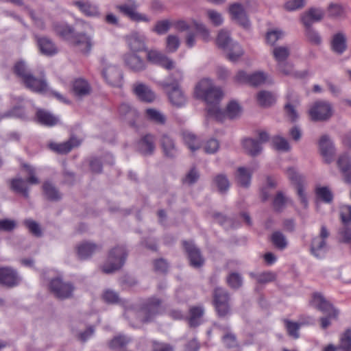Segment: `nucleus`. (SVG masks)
Listing matches in <instances>:
<instances>
[{
	"mask_svg": "<svg viewBox=\"0 0 351 351\" xmlns=\"http://www.w3.org/2000/svg\"><path fill=\"white\" fill-rule=\"evenodd\" d=\"M271 53L277 64H279L287 60L290 55V49L286 45L276 46L272 49Z\"/></svg>",
	"mask_w": 351,
	"mask_h": 351,
	"instance_id": "obj_35",
	"label": "nucleus"
},
{
	"mask_svg": "<svg viewBox=\"0 0 351 351\" xmlns=\"http://www.w3.org/2000/svg\"><path fill=\"white\" fill-rule=\"evenodd\" d=\"M123 60L125 64L134 71H141L146 68L144 60L135 53H128L125 54Z\"/></svg>",
	"mask_w": 351,
	"mask_h": 351,
	"instance_id": "obj_27",
	"label": "nucleus"
},
{
	"mask_svg": "<svg viewBox=\"0 0 351 351\" xmlns=\"http://www.w3.org/2000/svg\"><path fill=\"white\" fill-rule=\"evenodd\" d=\"M324 16V11L319 8H311L301 16L304 26H312L313 23L320 21Z\"/></svg>",
	"mask_w": 351,
	"mask_h": 351,
	"instance_id": "obj_22",
	"label": "nucleus"
},
{
	"mask_svg": "<svg viewBox=\"0 0 351 351\" xmlns=\"http://www.w3.org/2000/svg\"><path fill=\"white\" fill-rule=\"evenodd\" d=\"M38 45L42 53L51 56L57 53V48L51 40L47 38L38 39Z\"/></svg>",
	"mask_w": 351,
	"mask_h": 351,
	"instance_id": "obj_36",
	"label": "nucleus"
},
{
	"mask_svg": "<svg viewBox=\"0 0 351 351\" xmlns=\"http://www.w3.org/2000/svg\"><path fill=\"white\" fill-rule=\"evenodd\" d=\"M340 216L344 224L351 222V206L342 205L340 207Z\"/></svg>",
	"mask_w": 351,
	"mask_h": 351,
	"instance_id": "obj_64",
	"label": "nucleus"
},
{
	"mask_svg": "<svg viewBox=\"0 0 351 351\" xmlns=\"http://www.w3.org/2000/svg\"><path fill=\"white\" fill-rule=\"evenodd\" d=\"M161 146L164 154L168 157H173L177 154V149L173 140L167 135L161 138Z\"/></svg>",
	"mask_w": 351,
	"mask_h": 351,
	"instance_id": "obj_37",
	"label": "nucleus"
},
{
	"mask_svg": "<svg viewBox=\"0 0 351 351\" xmlns=\"http://www.w3.org/2000/svg\"><path fill=\"white\" fill-rule=\"evenodd\" d=\"M183 245L188 254L191 265L194 267H199L204 263V258L202 257L199 250L192 242L184 241Z\"/></svg>",
	"mask_w": 351,
	"mask_h": 351,
	"instance_id": "obj_23",
	"label": "nucleus"
},
{
	"mask_svg": "<svg viewBox=\"0 0 351 351\" xmlns=\"http://www.w3.org/2000/svg\"><path fill=\"white\" fill-rule=\"evenodd\" d=\"M213 182L220 193L226 192L230 187L229 181L227 177L223 174L217 176Z\"/></svg>",
	"mask_w": 351,
	"mask_h": 351,
	"instance_id": "obj_51",
	"label": "nucleus"
},
{
	"mask_svg": "<svg viewBox=\"0 0 351 351\" xmlns=\"http://www.w3.org/2000/svg\"><path fill=\"white\" fill-rule=\"evenodd\" d=\"M15 73L20 77L25 86L31 90L42 94L47 93L49 90L46 80L44 78H36L29 71L26 64L20 61L14 66Z\"/></svg>",
	"mask_w": 351,
	"mask_h": 351,
	"instance_id": "obj_3",
	"label": "nucleus"
},
{
	"mask_svg": "<svg viewBox=\"0 0 351 351\" xmlns=\"http://www.w3.org/2000/svg\"><path fill=\"white\" fill-rule=\"evenodd\" d=\"M232 43L228 31L221 29L219 32L216 39V44L219 48L225 51Z\"/></svg>",
	"mask_w": 351,
	"mask_h": 351,
	"instance_id": "obj_46",
	"label": "nucleus"
},
{
	"mask_svg": "<svg viewBox=\"0 0 351 351\" xmlns=\"http://www.w3.org/2000/svg\"><path fill=\"white\" fill-rule=\"evenodd\" d=\"M185 143L188 145L191 151H195L200 147L198 138L191 132H186L183 136Z\"/></svg>",
	"mask_w": 351,
	"mask_h": 351,
	"instance_id": "obj_54",
	"label": "nucleus"
},
{
	"mask_svg": "<svg viewBox=\"0 0 351 351\" xmlns=\"http://www.w3.org/2000/svg\"><path fill=\"white\" fill-rule=\"evenodd\" d=\"M287 174L291 183L296 186L297 195L301 204L304 208H306L308 206V199L304 191L306 182L304 177L293 168H289L287 171Z\"/></svg>",
	"mask_w": 351,
	"mask_h": 351,
	"instance_id": "obj_10",
	"label": "nucleus"
},
{
	"mask_svg": "<svg viewBox=\"0 0 351 351\" xmlns=\"http://www.w3.org/2000/svg\"><path fill=\"white\" fill-rule=\"evenodd\" d=\"M329 237V232L324 226H322L320 233L315 237L311 244V254L316 258H321L324 257L328 251V245L326 239Z\"/></svg>",
	"mask_w": 351,
	"mask_h": 351,
	"instance_id": "obj_8",
	"label": "nucleus"
},
{
	"mask_svg": "<svg viewBox=\"0 0 351 351\" xmlns=\"http://www.w3.org/2000/svg\"><path fill=\"white\" fill-rule=\"evenodd\" d=\"M271 143L273 147L278 151L287 152L290 149L287 140L282 136H274L271 140Z\"/></svg>",
	"mask_w": 351,
	"mask_h": 351,
	"instance_id": "obj_52",
	"label": "nucleus"
},
{
	"mask_svg": "<svg viewBox=\"0 0 351 351\" xmlns=\"http://www.w3.org/2000/svg\"><path fill=\"white\" fill-rule=\"evenodd\" d=\"M225 51L228 58L232 62L237 61L243 55V50L241 47L237 43L234 42H233Z\"/></svg>",
	"mask_w": 351,
	"mask_h": 351,
	"instance_id": "obj_41",
	"label": "nucleus"
},
{
	"mask_svg": "<svg viewBox=\"0 0 351 351\" xmlns=\"http://www.w3.org/2000/svg\"><path fill=\"white\" fill-rule=\"evenodd\" d=\"M192 24L203 41L207 43L212 40L210 32L205 24L194 19L192 20Z\"/></svg>",
	"mask_w": 351,
	"mask_h": 351,
	"instance_id": "obj_42",
	"label": "nucleus"
},
{
	"mask_svg": "<svg viewBox=\"0 0 351 351\" xmlns=\"http://www.w3.org/2000/svg\"><path fill=\"white\" fill-rule=\"evenodd\" d=\"M73 4L86 16L97 17L99 16L97 5L89 1H76L73 2Z\"/></svg>",
	"mask_w": 351,
	"mask_h": 351,
	"instance_id": "obj_25",
	"label": "nucleus"
},
{
	"mask_svg": "<svg viewBox=\"0 0 351 351\" xmlns=\"http://www.w3.org/2000/svg\"><path fill=\"white\" fill-rule=\"evenodd\" d=\"M339 349L349 351L351 349V330H346L340 339Z\"/></svg>",
	"mask_w": 351,
	"mask_h": 351,
	"instance_id": "obj_59",
	"label": "nucleus"
},
{
	"mask_svg": "<svg viewBox=\"0 0 351 351\" xmlns=\"http://www.w3.org/2000/svg\"><path fill=\"white\" fill-rule=\"evenodd\" d=\"M21 278L17 272L11 267H0V284L8 287L17 285Z\"/></svg>",
	"mask_w": 351,
	"mask_h": 351,
	"instance_id": "obj_20",
	"label": "nucleus"
},
{
	"mask_svg": "<svg viewBox=\"0 0 351 351\" xmlns=\"http://www.w3.org/2000/svg\"><path fill=\"white\" fill-rule=\"evenodd\" d=\"M338 167L345 181L351 183V159L347 154L341 155L337 160Z\"/></svg>",
	"mask_w": 351,
	"mask_h": 351,
	"instance_id": "obj_29",
	"label": "nucleus"
},
{
	"mask_svg": "<svg viewBox=\"0 0 351 351\" xmlns=\"http://www.w3.org/2000/svg\"><path fill=\"white\" fill-rule=\"evenodd\" d=\"M243 147L245 151L252 156L258 155L262 151V146L258 141L247 138L242 141Z\"/></svg>",
	"mask_w": 351,
	"mask_h": 351,
	"instance_id": "obj_33",
	"label": "nucleus"
},
{
	"mask_svg": "<svg viewBox=\"0 0 351 351\" xmlns=\"http://www.w3.org/2000/svg\"><path fill=\"white\" fill-rule=\"evenodd\" d=\"M133 91L135 95L144 102L152 103L156 98V94L150 87L141 82L134 84Z\"/></svg>",
	"mask_w": 351,
	"mask_h": 351,
	"instance_id": "obj_16",
	"label": "nucleus"
},
{
	"mask_svg": "<svg viewBox=\"0 0 351 351\" xmlns=\"http://www.w3.org/2000/svg\"><path fill=\"white\" fill-rule=\"evenodd\" d=\"M180 41L178 36L176 35H169L166 39V51L168 53H173L177 51L180 47Z\"/></svg>",
	"mask_w": 351,
	"mask_h": 351,
	"instance_id": "obj_55",
	"label": "nucleus"
},
{
	"mask_svg": "<svg viewBox=\"0 0 351 351\" xmlns=\"http://www.w3.org/2000/svg\"><path fill=\"white\" fill-rule=\"evenodd\" d=\"M227 282L230 287L238 289L242 285L243 279L240 274L232 273L227 278Z\"/></svg>",
	"mask_w": 351,
	"mask_h": 351,
	"instance_id": "obj_63",
	"label": "nucleus"
},
{
	"mask_svg": "<svg viewBox=\"0 0 351 351\" xmlns=\"http://www.w3.org/2000/svg\"><path fill=\"white\" fill-rule=\"evenodd\" d=\"M229 12L232 18L243 27L248 28L250 27V21L241 4L234 3L231 5L229 8Z\"/></svg>",
	"mask_w": 351,
	"mask_h": 351,
	"instance_id": "obj_21",
	"label": "nucleus"
},
{
	"mask_svg": "<svg viewBox=\"0 0 351 351\" xmlns=\"http://www.w3.org/2000/svg\"><path fill=\"white\" fill-rule=\"evenodd\" d=\"M310 304L321 311L323 313H330V317L337 319L339 311L335 308L322 294L320 293H314L310 300Z\"/></svg>",
	"mask_w": 351,
	"mask_h": 351,
	"instance_id": "obj_12",
	"label": "nucleus"
},
{
	"mask_svg": "<svg viewBox=\"0 0 351 351\" xmlns=\"http://www.w3.org/2000/svg\"><path fill=\"white\" fill-rule=\"evenodd\" d=\"M328 13L332 17H341L344 15V8L339 3H331L328 7Z\"/></svg>",
	"mask_w": 351,
	"mask_h": 351,
	"instance_id": "obj_58",
	"label": "nucleus"
},
{
	"mask_svg": "<svg viewBox=\"0 0 351 351\" xmlns=\"http://www.w3.org/2000/svg\"><path fill=\"white\" fill-rule=\"evenodd\" d=\"M162 310L161 302L158 298H150L141 309V313L145 315L143 322L150 321L154 316L160 313Z\"/></svg>",
	"mask_w": 351,
	"mask_h": 351,
	"instance_id": "obj_18",
	"label": "nucleus"
},
{
	"mask_svg": "<svg viewBox=\"0 0 351 351\" xmlns=\"http://www.w3.org/2000/svg\"><path fill=\"white\" fill-rule=\"evenodd\" d=\"M213 304L220 317L226 316L230 312L229 296L222 288H216L213 293Z\"/></svg>",
	"mask_w": 351,
	"mask_h": 351,
	"instance_id": "obj_11",
	"label": "nucleus"
},
{
	"mask_svg": "<svg viewBox=\"0 0 351 351\" xmlns=\"http://www.w3.org/2000/svg\"><path fill=\"white\" fill-rule=\"evenodd\" d=\"M276 99V95L266 90L260 91L257 95V101L258 104L264 107H267L273 104Z\"/></svg>",
	"mask_w": 351,
	"mask_h": 351,
	"instance_id": "obj_43",
	"label": "nucleus"
},
{
	"mask_svg": "<svg viewBox=\"0 0 351 351\" xmlns=\"http://www.w3.org/2000/svg\"><path fill=\"white\" fill-rule=\"evenodd\" d=\"M285 35V32L280 29L274 28L270 29L266 34L267 43L270 45H274L277 41L282 39Z\"/></svg>",
	"mask_w": 351,
	"mask_h": 351,
	"instance_id": "obj_48",
	"label": "nucleus"
},
{
	"mask_svg": "<svg viewBox=\"0 0 351 351\" xmlns=\"http://www.w3.org/2000/svg\"><path fill=\"white\" fill-rule=\"evenodd\" d=\"M308 114L313 121H325L332 116V108L328 102L318 101L312 104Z\"/></svg>",
	"mask_w": 351,
	"mask_h": 351,
	"instance_id": "obj_9",
	"label": "nucleus"
},
{
	"mask_svg": "<svg viewBox=\"0 0 351 351\" xmlns=\"http://www.w3.org/2000/svg\"><path fill=\"white\" fill-rule=\"evenodd\" d=\"M119 112L123 117L133 119L136 115V111L130 104L123 103L119 108Z\"/></svg>",
	"mask_w": 351,
	"mask_h": 351,
	"instance_id": "obj_57",
	"label": "nucleus"
},
{
	"mask_svg": "<svg viewBox=\"0 0 351 351\" xmlns=\"http://www.w3.org/2000/svg\"><path fill=\"white\" fill-rule=\"evenodd\" d=\"M274 245L280 250H283L288 245V241L286 237L280 231L274 232L271 237Z\"/></svg>",
	"mask_w": 351,
	"mask_h": 351,
	"instance_id": "obj_47",
	"label": "nucleus"
},
{
	"mask_svg": "<svg viewBox=\"0 0 351 351\" xmlns=\"http://www.w3.org/2000/svg\"><path fill=\"white\" fill-rule=\"evenodd\" d=\"M315 192L317 198L326 203L331 202L333 199V194L328 186H317Z\"/></svg>",
	"mask_w": 351,
	"mask_h": 351,
	"instance_id": "obj_44",
	"label": "nucleus"
},
{
	"mask_svg": "<svg viewBox=\"0 0 351 351\" xmlns=\"http://www.w3.org/2000/svg\"><path fill=\"white\" fill-rule=\"evenodd\" d=\"M318 144L320 154L325 162L330 163L336 152L333 142L328 135L324 134L320 137Z\"/></svg>",
	"mask_w": 351,
	"mask_h": 351,
	"instance_id": "obj_15",
	"label": "nucleus"
},
{
	"mask_svg": "<svg viewBox=\"0 0 351 351\" xmlns=\"http://www.w3.org/2000/svg\"><path fill=\"white\" fill-rule=\"evenodd\" d=\"M23 168L26 171L28 178L25 181L22 178H15L12 181V188L17 193H21L24 197H28L27 183L29 184H37L39 180L35 176V169L28 165H24Z\"/></svg>",
	"mask_w": 351,
	"mask_h": 351,
	"instance_id": "obj_6",
	"label": "nucleus"
},
{
	"mask_svg": "<svg viewBox=\"0 0 351 351\" xmlns=\"http://www.w3.org/2000/svg\"><path fill=\"white\" fill-rule=\"evenodd\" d=\"M256 169V166L254 168L239 167L237 175L238 182L243 186H248L250 184L252 173Z\"/></svg>",
	"mask_w": 351,
	"mask_h": 351,
	"instance_id": "obj_34",
	"label": "nucleus"
},
{
	"mask_svg": "<svg viewBox=\"0 0 351 351\" xmlns=\"http://www.w3.org/2000/svg\"><path fill=\"white\" fill-rule=\"evenodd\" d=\"M129 341L130 339L127 337L119 335L110 341L109 346L112 349H119L125 346Z\"/></svg>",
	"mask_w": 351,
	"mask_h": 351,
	"instance_id": "obj_61",
	"label": "nucleus"
},
{
	"mask_svg": "<svg viewBox=\"0 0 351 351\" xmlns=\"http://www.w3.org/2000/svg\"><path fill=\"white\" fill-rule=\"evenodd\" d=\"M338 239L340 242L351 245V228L344 226L339 230Z\"/></svg>",
	"mask_w": 351,
	"mask_h": 351,
	"instance_id": "obj_62",
	"label": "nucleus"
},
{
	"mask_svg": "<svg viewBox=\"0 0 351 351\" xmlns=\"http://www.w3.org/2000/svg\"><path fill=\"white\" fill-rule=\"evenodd\" d=\"M99 250V247L90 241H83L76 247L77 254L80 259H87Z\"/></svg>",
	"mask_w": 351,
	"mask_h": 351,
	"instance_id": "obj_24",
	"label": "nucleus"
},
{
	"mask_svg": "<svg viewBox=\"0 0 351 351\" xmlns=\"http://www.w3.org/2000/svg\"><path fill=\"white\" fill-rule=\"evenodd\" d=\"M118 9L132 21L136 22H149L150 21L149 17L146 14L137 11V5L135 3L121 5L118 6Z\"/></svg>",
	"mask_w": 351,
	"mask_h": 351,
	"instance_id": "obj_17",
	"label": "nucleus"
},
{
	"mask_svg": "<svg viewBox=\"0 0 351 351\" xmlns=\"http://www.w3.org/2000/svg\"><path fill=\"white\" fill-rule=\"evenodd\" d=\"M43 188L44 193L48 199L51 200H57L61 197L60 193L51 182H45Z\"/></svg>",
	"mask_w": 351,
	"mask_h": 351,
	"instance_id": "obj_49",
	"label": "nucleus"
},
{
	"mask_svg": "<svg viewBox=\"0 0 351 351\" xmlns=\"http://www.w3.org/2000/svg\"><path fill=\"white\" fill-rule=\"evenodd\" d=\"M292 203V200L290 198L285 196L282 191H278L274 198L273 207L275 210L280 212L285 208L287 204Z\"/></svg>",
	"mask_w": 351,
	"mask_h": 351,
	"instance_id": "obj_40",
	"label": "nucleus"
},
{
	"mask_svg": "<svg viewBox=\"0 0 351 351\" xmlns=\"http://www.w3.org/2000/svg\"><path fill=\"white\" fill-rule=\"evenodd\" d=\"M154 148V137L150 134L143 136L136 144V149L143 155L152 154Z\"/></svg>",
	"mask_w": 351,
	"mask_h": 351,
	"instance_id": "obj_31",
	"label": "nucleus"
},
{
	"mask_svg": "<svg viewBox=\"0 0 351 351\" xmlns=\"http://www.w3.org/2000/svg\"><path fill=\"white\" fill-rule=\"evenodd\" d=\"M147 60L152 64L159 65L167 70L175 68L176 62L160 51L157 49L147 50Z\"/></svg>",
	"mask_w": 351,
	"mask_h": 351,
	"instance_id": "obj_13",
	"label": "nucleus"
},
{
	"mask_svg": "<svg viewBox=\"0 0 351 351\" xmlns=\"http://www.w3.org/2000/svg\"><path fill=\"white\" fill-rule=\"evenodd\" d=\"M265 83H272L271 79L267 73L257 71L250 75L249 84L256 86Z\"/></svg>",
	"mask_w": 351,
	"mask_h": 351,
	"instance_id": "obj_38",
	"label": "nucleus"
},
{
	"mask_svg": "<svg viewBox=\"0 0 351 351\" xmlns=\"http://www.w3.org/2000/svg\"><path fill=\"white\" fill-rule=\"evenodd\" d=\"M160 86L165 89L171 105L176 108L185 106L187 98L179 84H171L167 81H162Z\"/></svg>",
	"mask_w": 351,
	"mask_h": 351,
	"instance_id": "obj_5",
	"label": "nucleus"
},
{
	"mask_svg": "<svg viewBox=\"0 0 351 351\" xmlns=\"http://www.w3.org/2000/svg\"><path fill=\"white\" fill-rule=\"evenodd\" d=\"M277 70L284 75L294 76L295 77H304L307 74L306 71H295L293 64L287 60L277 64Z\"/></svg>",
	"mask_w": 351,
	"mask_h": 351,
	"instance_id": "obj_32",
	"label": "nucleus"
},
{
	"mask_svg": "<svg viewBox=\"0 0 351 351\" xmlns=\"http://www.w3.org/2000/svg\"><path fill=\"white\" fill-rule=\"evenodd\" d=\"M250 276L255 278L258 283H267L275 280L276 275L271 271H266L260 274L250 273Z\"/></svg>",
	"mask_w": 351,
	"mask_h": 351,
	"instance_id": "obj_56",
	"label": "nucleus"
},
{
	"mask_svg": "<svg viewBox=\"0 0 351 351\" xmlns=\"http://www.w3.org/2000/svg\"><path fill=\"white\" fill-rule=\"evenodd\" d=\"M49 289L59 298L70 297L74 290L71 284L64 282L60 278L52 279L49 282Z\"/></svg>",
	"mask_w": 351,
	"mask_h": 351,
	"instance_id": "obj_14",
	"label": "nucleus"
},
{
	"mask_svg": "<svg viewBox=\"0 0 351 351\" xmlns=\"http://www.w3.org/2000/svg\"><path fill=\"white\" fill-rule=\"evenodd\" d=\"M127 253L123 246L112 248L108 254L106 261L102 266V270L106 274L119 269L124 264Z\"/></svg>",
	"mask_w": 351,
	"mask_h": 351,
	"instance_id": "obj_4",
	"label": "nucleus"
},
{
	"mask_svg": "<svg viewBox=\"0 0 351 351\" xmlns=\"http://www.w3.org/2000/svg\"><path fill=\"white\" fill-rule=\"evenodd\" d=\"M204 308L202 306H194L190 309L189 324L191 326H197L201 323V319L204 314Z\"/></svg>",
	"mask_w": 351,
	"mask_h": 351,
	"instance_id": "obj_45",
	"label": "nucleus"
},
{
	"mask_svg": "<svg viewBox=\"0 0 351 351\" xmlns=\"http://www.w3.org/2000/svg\"><path fill=\"white\" fill-rule=\"evenodd\" d=\"M127 42L131 51L138 52L145 49L144 35L134 32L127 38Z\"/></svg>",
	"mask_w": 351,
	"mask_h": 351,
	"instance_id": "obj_28",
	"label": "nucleus"
},
{
	"mask_svg": "<svg viewBox=\"0 0 351 351\" xmlns=\"http://www.w3.org/2000/svg\"><path fill=\"white\" fill-rule=\"evenodd\" d=\"M146 115L148 119L157 123L163 124L165 123V117L158 110L154 108H148L146 110Z\"/></svg>",
	"mask_w": 351,
	"mask_h": 351,
	"instance_id": "obj_53",
	"label": "nucleus"
},
{
	"mask_svg": "<svg viewBox=\"0 0 351 351\" xmlns=\"http://www.w3.org/2000/svg\"><path fill=\"white\" fill-rule=\"evenodd\" d=\"M54 30L62 38L71 41L84 53H88L92 47L91 36L85 34H75L73 28L65 22L54 25Z\"/></svg>",
	"mask_w": 351,
	"mask_h": 351,
	"instance_id": "obj_2",
	"label": "nucleus"
},
{
	"mask_svg": "<svg viewBox=\"0 0 351 351\" xmlns=\"http://www.w3.org/2000/svg\"><path fill=\"white\" fill-rule=\"evenodd\" d=\"M81 143V139L75 136H71L67 141L62 143H50L49 147L58 154H63L69 152L72 149L79 146Z\"/></svg>",
	"mask_w": 351,
	"mask_h": 351,
	"instance_id": "obj_19",
	"label": "nucleus"
},
{
	"mask_svg": "<svg viewBox=\"0 0 351 351\" xmlns=\"http://www.w3.org/2000/svg\"><path fill=\"white\" fill-rule=\"evenodd\" d=\"M102 76L107 84L112 86L119 87L121 85L122 73L119 69L106 60H102Z\"/></svg>",
	"mask_w": 351,
	"mask_h": 351,
	"instance_id": "obj_7",
	"label": "nucleus"
},
{
	"mask_svg": "<svg viewBox=\"0 0 351 351\" xmlns=\"http://www.w3.org/2000/svg\"><path fill=\"white\" fill-rule=\"evenodd\" d=\"M347 49V37L343 32L335 34L331 39V49L337 54H342Z\"/></svg>",
	"mask_w": 351,
	"mask_h": 351,
	"instance_id": "obj_26",
	"label": "nucleus"
},
{
	"mask_svg": "<svg viewBox=\"0 0 351 351\" xmlns=\"http://www.w3.org/2000/svg\"><path fill=\"white\" fill-rule=\"evenodd\" d=\"M206 15L208 20L215 26L221 25L223 22V18L221 13L214 10H208L206 11Z\"/></svg>",
	"mask_w": 351,
	"mask_h": 351,
	"instance_id": "obj_60",
	"label": "nucleus"
},
{
	"mask_svg": "<svg viewBox=\"0 0 351 351\" xmlns=\"http://www.w3.org/2000/svg\"><path fill=\"white\" fill-rule=\"evenodd\" d=\"M36 119L40 123L47 126H54L58 124L60 121L59 117L43 110L37 111Z\"/></svg>",
	"mask_w": 351,
	"mask_h": 351,
	"instance_id": "obj_30",
	"label": "nucleus"
},
{
	"mask_svg": "<svg viewBox=\"0 0 351 351\" xmlns=\"http://www.w3.org/2000/svg\"><path fill=\"white\" fill-rule=\"evenodd\" d=\"M195 96L206 104L208 115L219 121H223L226 117L233 119L239 117L242 113V107L235 100L230 101L225 110L219 108V102L223 93L219 87L215 86L209 78L201 80L195 86Z\"/></svg>",
	"mask_w": 351,
	"mask_h": 351,
	"instance_id": "obj_1",
	"label": "nucleus"
},
{
	"mask_svg": "<svg viewBox=\"0 0 351 351\" xmlns=\"http://www.w3.org/2000/svg\"><path fill=\"white\" fill-rule=\"evenodd\" d=\"M305 27V36L307 40L313 45H319L322 43V38L319 34L312 27V26Z\"/></svg>",
	"mask_w": 351,
	"mask_h": 351,
	"instance_id": "obj_50",
	"label": "nucleus"
},
{
	"mask_svg": "<svg viewBox=\"0 0 351 351\" xmlns=\"http://www.w3.org/2000/svg\"><path fill=\"white\" fill-rule=\"evenodd\" d=\"M90 86L88 83L83 79H77L74 81L73 90L78 97L87 95L90 93Z\"/></svg>",
	"mask_w": 351,
	"mask_h": 351,
	"instance_id": "obj_39",
	"label": "nucleus"
}]
</instances>
